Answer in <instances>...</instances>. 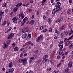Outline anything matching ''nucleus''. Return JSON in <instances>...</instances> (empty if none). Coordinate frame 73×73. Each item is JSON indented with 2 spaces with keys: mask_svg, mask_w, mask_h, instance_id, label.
I'll return each instance as SVG.
<instances>
[{
  "mask_svg": "<svg viewBox=\"0 0 73 73\" xmlns=\"http://www.w3.org/2000/svg\"><path fill=\"white\" fill-rule=\"evenodd\" d=\"M38 50H36L34 51V53H35V54H38Z\"/></svg>",
  "mask_w": 73,
  "mask_h": 73,
  "instance_id": "23",
  "label": "nucleus"
},
{
  "mask_svg": "<svg viewBox=\"0 0 73 73\" xmlns=\"http://www.w3.org/2000/svg\"><path fill=\"white\" fill-rule=\"evenodd\" d=\"M35 58L34 57H31L30 58V60L29 61V62L30 64H31L32 63V60L34 59Z\"/></svg>",
  "mask_w": 73,
  "mask_h": 73,
  "instance_id": "16",
  "label": "nucleus"
},
{
  "mask_svg": "<svg viewBox=\"0 0 73 73\" xmlns=\"http://www.w3.org/2000/svg\"><path fill=\"white\" fill-rule=\"evenodd\" d=\"M69 44H70V41L69 40L67 41L66 43V46H68V45Z\"/></svg>",
  "mask_w": 73,
  "mask_h": 73,
  "instance_id": "30",
  "label": "nucleus"
},
{
  "mask_svg": "<svg viewBox=\"0 0 73 73\" xmlns=\"http://www.w3.org/2000/svg\"><path fill=\"white\" fill-rule=\"evenodd\" d=\"M6 23H7V21H4L2 23V25L3 26H4V25H5V24H6Z\"/></svg>",
  "mask_w": 73,
  "mask_h": 73,
  "instance_id": "28",
  "label": "nucleus"
},
{
  "mask_svg": "<svg viewBox=\"0 0 73 73\" xmlns=\"http://www.w3.org/2000/svg\"><path fill=\"white\" fill-rule=\"evenodd\" d=\"M47 31H48V29H46L43 31V32H44V33H45Z\"/></svg>",
  "mask_w": 73,
  "mask_h": 73,
  "instance_id": "42",
  "label": "nucleus"
},
{
  "mask_svg": "<svg viewBox=\"0 0 73 73\" xmlns=\"http://www.w3.org/2000/svg\"><path fill=\"white\" fill-rule=\"evenodd\" d=\"M23 56V53H21L20 55V57H22V56Z\"/></svg>",
  "mask_w": 73,
  "mask_h": 73,
  "instance_id": "55",
  "label": "nucleus"
},
{
  "mask_svg": "<svg viewBox=\"0 0 73 73\" xmlns=\"http://www.w3.org/2000/svg\"><path fill=\"white\" fill-rule=\"evenodd\" d=\"M35 22L34 20H32L30 21V23L31 25H33L35 24Z\"/></svg>",
  "mask_w": 73,
  "mask_h": 73,
  "instance_id": "15",
  "label": "nucleus"
},
{
  "mask_svg": "<svg viewBox=\"0 0 73 73\" xmlns=\"http://www.w3.org/2000/svg\"><path fill=\"white\" fill-rule=\"evenodd\" d=\"M46 0H43L42 1V6H43L44 5V3H45L46 2Z\"/></svg>",
  "mask_w": 73,
  "mask_h": 73,
  "instance_id": "24",
  "label": "nucleus"
},
{
  "mask_svg": "<svg viewBox=\"0 0 73 73\" xmlns=\"http://www.w3.org/2000/svg\"><path fill=\"white\" fill-rule=\"evenodd\" d=\"M61 4L60 3V2H58L56 3V5L55 6V7L56 8H59V7H60L61 6Z\"/></svg>",
  "mask_w": 73,
  "mask_h": 73,
  "instance_id": "4",
  "label": "nucleus"
},
{
  "mask_svg": "<svg viewBox=\"0 0 73 73\" xmlns=\"http://www.w3.org/2000/svg\"><path fill=\"white\" fill-rule=\"evenodd\" d=\"M59 48H60V50H62L63 48V45H62Z\"/></svg>",
  "mask_w": 73,
  "mask_h": 73,
  "instance_id": "53",
  "label": "nucleus"
},
{
  "mask_svg": "<svg viewBox=\"0 0 73 73\" xmlns=\"http://www.w3.org/2000/svg\"><path fill=\"white\" fill-rule=\"evenodd\" d=\"M31 44V41H29L28 42L27 45H30V44Z\"/></svg>",
  "mask_w": 73,
  "mask_h": 73,
  "instance_id": "43",
  "label": "nucleus"
},
{
  "mask_svg": "<svg viewBox=\"0 0 73 73\" xmlns=\"http://www.w3.org/2000/svg\"><path fill=\"white\" fill-rule=\"evenodd\" d=\"M11 24V22H9V23H8V24L7 25V27H9V24Z\"/></svg>",
  "mask_w": 73,
  "mask_h": 73,
  "instance_id": "47",
  "label": "nucleus"
},
{
  "mask_svg": "<svg viewBox=\"0 0 73 73\" xmlns=\"http://www.w3.org/2000/svg\"><path fill=\"white\" fill-rule=\"evenodd\" d=\"M69 3L70 4H71L72 3V0H69Z\"/></svg>",
  "mask_w": 73,
  "mask_h": 73,
  "instance_id": "50",
  "label": "nucleus"
},
{
  "mask_svg": "<svg viewBox=\"0 0 73 73\" xmlns=\"http://www.w3.org/2000/svg\"><path fill=\"white\" fill-rule=\"evenodd\" d=\"M24 24H25V22H23V21H22L20 23L21 26V27H23L24 25Z\"/></svg>",
  "mask_w": 73,
  "mask_h": 73,
  "instance_id": "17",
  "label": "nucleus"
},
{
  "mask_svg": "<svg viewBox=\"0 0 73 73\" xmlns=\"http://www.w3.org/2000/svg\"><path fill=\"white\" fill-rule=\"evenodd\" d=\"M14 70V69L12 68H10L8 71L9 73H13Z\"/></svg>",
  "mask_w": 73,
  "mask_h": 73,
  "instance_id": "12",
  "label": "nucleus"
},
{
  "mask_svg": "<svg viewBox=\"0 0 73 73\" xmlns=\"http://www.w3.org/2000/svg\"><path fill=\"white\" fill-rule=\"evenodd\" d=\"M60 55H60L59 54V55L57 57V58H58V59H59L60 58Z\"/></svg>",
  "mask_w": 73,
  "mask_h": 73,
  "instance_id": "54",
  "label": "nucleus"
},
{
  "mask_svg": "<svg viewBox=\"0 0 73 73\" xmlns=\"http://www.w3.org/2000/svg\"><path fill=\"white\" fill-rule=\"evenodd\" d=\"M3 15H4V11H0V18H2V17Z\"/></svg>",
  "mask_w": 73,
  "mask_h": 73,
  "instance_id": "11",
  "label": "nucleus"
},
{
  "mask_svg": "<svg viewBox=\"0 0 73 73\" xmlns=\"http://www.w3.org/2000/svg\"><path fill=\"white\" fill-rule=\"evenodd\" d=\"M15 45H16V44H15V43H14L12 44V46L13 47V48H15Z\"/></svg>",
  "mask_w": 73,
  "mask_h": 73,
  "instance_id": "31",
  "label": "nucleus"
},
{
  "mask_svg": "<svg viewBox=\"0 0 73 73\" xmlns=\"http://www.w3.org/2000/svg\"><path fill=\"white\" fill-rule=\"evenodd\" d=\"M28 20V18L27 17H25V18H24L23 20V22H24L25 23H26V22H27V21Z\"/></svg>",
  "mask_w": 73,
  "mask_h": 73,
  "instance_id": "20",
  "label": "nucleus"
},
{
  "mask_svg": "<svg viewBox=\"0 0 73 73\" xmlns=\"http://www.w3.org/2000/svg\"><path fill=\"white\" fill-rule=\"evenodd\" d=\"M47 46H48V45L46 44H45L44 46V47L45 48H46Z\"/></svg>",
  "mask_w": 73,
  "mask_h": 73,
  "instance_id": "51",
  "label": "nucleus"
},
{
  "mask_svg": "<svg viewBox=\"0 0 73 73\" xmlns=\"http://www.w3.org/2000/svg\"><path fill=\"white\" fill-rule=\"evenodd\" d=\"M29 72L30 73H33V71H32L31 70H30L29 71Z\"/></svg>",
  "mask_w": 73,
  "mask_h": 73,
  "instance_id": "64",
  "label": "nucleus"
},
{
  "mask_svg": "<svg viewBox=\"0 0 73 73\" xmlns=\"http://www.w3.org/2000/svg\"><path fill=\"white\" fill-rule=\"evenodd\" d=\"M10 42H11V40H9L8 41L7 44H10Z\"/></svg>",
  "mask_w": 73,
  "mask_h": 73,
  "instance_id": "56",
  "label": "nucleus"
},
{
  "mask_svg": "<svg viewBox=\"0 0 73 73\" xmlns=\"http://www.w3.org/2000/svg\"><path fill=\"white\" fill-rule=\"evenodd\" d=\"M56 23L58 24H60L61 23V19H58L56 21Z\"/></svg>",
  "mask_w": 73,
  "mask_h": 73,
  "instance_id": "25",
  "label": "nucleus"
},
{
  "mask_svg": "<svg viewBox=\"0 0 73 73\" xmlns=\"http://www.w3.org/2000/svg\"><path fill=\"white\" fill-rule=\"evenodd\" d=\"M33 0H31L30 1V3H31V4L33 3Z\"/></svg>",
  "mask_w": 73,
  "mask_h": 73,
  "instance_id": "57",
  "label": "nucleus"
},
{
  "mask_svg": "<svg viewBox=\"0 0 73 73\" xmlns=\"http://www.w3.org/2000/svg\"><path fill=\"white\" fill-rule=\"evenodd\" d=\"M44 38V36H43V35H41L39 36H38V38H36V42H40V41H42Z\"/></svg>",
  "mask_w": 73,
  "mask_h": 73,
  "instance_id": "1",
  "label": "nucleus"
},
{
  "mask_svg": "<svg viewBox=\"0 0 73 73\" xmlns=\"http://www.w3.org/2000/svg\"><path fill=\"white\" fill-rule=\"evenodd\" d=\"M45 61L46 62H48L49 61V60L48 59H46L45 60Z\"/></svg>",
  "mask_w": 73,
  "mask_h": 73,
  "instance_id": "41",
  "label": "nucleus"
},
{
  "mask_svg": "<svg viewBox=\"0 0 73 73\" xmlns=\"http://www.w3.org/2000/svg\"><path fill=\"white\" fill-rule=\"evenodd\" d=\"M14 36V34L13 33H11V34H10L8 37L7 38L8 40H9V39H11V38L13 37Z\"/></svg>",
  "mask_w": 73,
  "mask_h": 73,
  "instance_id": "7",
  "label": "nucleus"
},
{
  "mask_svg": "<svg viewBox=\"0 0 73 73\" xmlns=\"http://www.w3.org/2000/svg\"><path fill=\"white\" fill-rule=\"evenodd\" d=\"M52 29L51 28H50L49 29L48 32H52Z\"/></svg>",
  "mask_w": 73,
  "mask_h": 73,
  "instance_id": "36",
  "label": "nucleus"
},
{
  "mask_svg": "<svg viewBox=\"0 0 73 73\" xmlns=\"http://www.w3.org/2000/svg\"><path fill=\"white\" fill-rule=\"evenodd\" d=\"M21 20H22L21 19H20L19 20V23H21Z\"/></svg>",
  "mask_w": 73,
  "mask_h": 73,
  "instance_id": "62",
  "label": "nucleus"
},
{
  "mask_svg": "<svg viewBox=\"0 0 73 73\" xmlns=\"http://www.w3.org/2000/svg\"><path fill=\"white\" fill-rule=\"evenodd\" d=\"M24 48H22L20 49V51H23V50H24Z\"/></svg>",
  "mask_w": 73,
  "mask_h": 73,
  "instance_id": "58",
  "label": "nucleus"
},
{
  "mask_svg": "<svg viewBox=\"0 0 73 73\" xmlns=\"http://www.w3.org/2000/svg\"><path fill=\"white\" fill-rule=\"evenodd\" d=\"M60 52H61V53H60V52H59V54H60V55L62 54V53L63 52V51H62V50H60Z\"/></svg>",
  "mask_w": 73,
  "mask_h": 73,
  "instance_id": "40",
  "label": "nucleus"
},
{
  "mask_svg": "<svg viewBox=\"0 0 73 73\" xmlns=\"http://www.w3.org/2000/svg\"><path fill=\"white\" fill-rule=\"evenodd\" d=\"M31 37V34H29L27 36V38L29 39Z\"/></svg>",
  "mask_w": 73,
  "mask_h": 73,
  "instance_id": "29",
  "label": "nucleus"
},
{
  "mask_svg": "<svg viewBox=\"0 0 73 73\" xmlns=\"http://www.w3.org/2000/svg\"><path fill=\"white\" fill-rule=\"evenodd\" d=\"M7 6V3H5L3 4V7H6V6Z\"/></svg>",
  "mask_w": 73,
  "mask_h": 73,
  "instance_id": "35",
  "label": "nucleus"
},
{
  "mask_svg": "<svg viewBox=\"0 0 73 73\" xmlns=\"http://www.w3.org/2000/svg\"><path fill=\"white\" fill-rule=\"evenodd\" d=\"M13 64V63H12V62H10L9 63V65H8V67H9V68H12V66H13L12 65Z\"/></svg>",
  "mask_w": 73,
  "mask_h": 73,
  "instance_id": "13",
  "label": "nucleus"
},
{
  "mask_svg": "<svg viewBox=\"0 0 73 73\" xmlns=\"http://www.w3.org/2000/svg\"><path fill=\"white\" fill-rule=\"evenodd\" d=\"M27 36V34L25 33L22 35V38H25Z\"/></svg>",
  "mask_w": 73,
  "mask_h": 73,
  "instance_id": "9",
  "label": "nucleus"
},
{
  "mask_svg": "<svg viewBox=\"0 0 73 73\" xmlns=\"http://www.w3.org/2000/svg\"><path fill=\"white\" fill-rule=\"evenodd\" d=\"M65 73H70V72H69V70L68 68H66L65 70Z\"/></svg>",
  "mask_w": 73,
  "mask_h": 73,
  "instance_id": "19",
  "label": "nucleus"
},
{
  "mask_svg": "<svg viewBox=\"0 0 73 73\" xmlns=\"http://www.w3.org/2000/svg\"><path fill=\"white\" fill-rule=\"evenodd\" d=\"M23 53H26V50H24L23 52Z\"/></svg>",
  "mask_w": 73,
  "mask_h": 73,
  "instance_id": "63",
  "label": "nucleus"
},
{
  "mask_svg": "<svg viewBox=\"0 0 73 73\" xmlns=\"http://www.w3.org/2000/svg\"><path fill=\"white\" fill-rule=\"evenodd\" d=\"M28 54H27V53H25V54H24V57H25V56H27Z\"/></svg>",
  "mask_w": 73,
  "mask_h": 73,
  "instance_id": "59",
  "label": "nucleus"
},
{
  "mask_svg": "<svg viewBox=\"0 0 73 73\" xmlns=\"http://www.w3.org/2000/svg\"><path fill=\"white\" fill-rule=\"evenodd\" d=\"M52 47H53V45L51 44L50 45V48H52Z\"/></svg>",
  "mask_w": 73,
  "mask_h": 73,
  "instance_id": "60",
  "label": "nucleus"
},
{
  "mask_svg": "<svg viewBox=\"0 0 73 73\" xmlns=\"http://www.w3.org/2000/svg\"><path fill=\"white\" fill-rule=\"evenodd\" d=\"M16 7H17L18 8H19V4L17 5Z\"/></svg>",
  "mask_w": 73,
  "mask_h": 73,
  "instance_id": "61",
  "label": "nucleus"
},
{
  "mask_svg": "<svg viewBox=\"0 0 73 73\" xmlns=\"http://www.w3.org/2000/svg\"><path fill=\"white\" fill-rule=\"evenodd\" d=\"M73 31L71 30L70 32V33H69V36H70L72 34V33H73Z\"/></svg>",
  "mask_w": 73,
  "mask_h": 73,
  "instance_id": "32",
  "label": "nucleus"
},
{
  "mask_svg": "<svg viewBox=\"0 0 73 73\" xmlns=\"http://www.w3.org/2000/svg\"><path fill=\"white\" fill-rule=\"evenodd\" d=\"M3 47L5 49V48H7V44H5L4 45V46Z\"/></svg>",
  "mask_w": 73,
  "mask_h": 73,
  "instance_id": "34",
  "label": "nucleus"
},
{
  "mask_svg": "<svg viewBox=\"0 0 73 73\" xmlns=\"http://www.w3.org/2000/svg\"><path fill=\"white\" fill-rule=\"evenodd\" d=\"M29 31V29L27 27H25L24 28V30H22V32L23 33L27 32Z\"/></svg>",
  "mask_w": 73,
  "mask_h": 73,
  "instance_id": "3",
  "label": "nucleus"
},
{
  "mask_svg": "<svg viewBox=\"0 0 73 73\" xmlns=\"http://www.w3.org/2000/svg\"><path fill=\"white\" fill-rule=\"evenodd\" d=\"M68 66L69 68H71L72 66V61H70L68 64Z\"/></svg>",
  "mask_w": 73,
  "mask_h": 73,
  "instance_id": "10",
  "label": "nucleus"
},
{
  "mask_svg": "<svg viewBox=\"0 0 73 73\" xmlns=\"http://www.w3.org/2000/svg\"><path fill=\"white\" fill-rule=\"evenodd\" d=\"M19 17H21V19H23L24 18V16H25V15L24 14L23 12H22L21 13V14H19Z\"/></svg>",
  "mask_w": 73,
  "mask_h": 73,
  "instance_id": "5",
  "label": "nucleus"
},
{
  "mask_svg": "<svg viewBox=\"0 0 73 73\" xmlns=\"http://www.w3.org/2000/svg\"><path fill=\"white\" fill-rule=\"evenodd\" d=\"M73 46V43H72L69 46V48H71V47Z\"/></svg>",
  "mask_w": 73,
  "mask_h": 73,
  "instance_id": "44",
  "label": "nucleus"
},
{
  "mask_svg": "<svg viewBox=\"0 0 73 73\" xmlns=\"http://www.w3.org/2000/svg\"><path fill=\"white\" fill-rule=\"evenodd\" d=\"M14 50L15 52H17L19 50V48L17 46L15 47L14 49Z\"/></svg>",
  "mask_w": 73,
  "mask_h": 73,
  "instance_id": "18",
  "label": "nucleus"
},
{
  "mask_svg": "<svg viewBox=\"0 0 73 73\" xmlns=\"http://www.w3.org/2000/svg\"><path fill=\"white\" fill-rule=\"evenodd\" d=\"M61 63L59 64H58L57 66V67H58H58H59V66H60V65H61Z\"/></svg>",
  "mask_w": 73,
  "mask_h": 73,
  "instance_id": "52",
  "label": "nucleus"
},
{
  "mask_svg": "<svg viewBox=\"0 0 73 73\" xmlns=\"http://www.w3.org/2000/svg\"><path fill=\"white\" fill-rule=\"evenodd\" d=\"M73 37V35H72L70 37L68 38V40H70L71 38H72Z\"/></svg>",
  "mask_w": 73,
  "mask_h": 73,
  "instance_id": "39",
  "label": "nucleus"
},
{
  "mask_svg": "<svg viewBox=\"0 0 73 73\" xmlns=\"http://www.w3.org/2000/svg\"><path fill=\"white\" fill-rule=\"evenodd\" d=\"M56 9H58V11H60L62 9V8L59 7V8H56Z\"/></svg>",
  "mask_w": 73,
  "mask_h": 73,
  "instance_id": "37",
  "label": "nucleus"
},
{
  "mask_svg": "<svg viewBox=\"0 0 73 73\" xmlns=\"http://www.w3.org/2000/svg\"><path fill=\"white\" fill-rule=\"evenodd\" d=\"M67 13L68 15H70L71 14V9H68V10L67 11Z\"/></svg>",
  "mask_w": 73,
  "mask_h": 73,
  "instance_id": "14",
  "label": "nucleus"
},
{
  "mask_svg": "<svg viewBox=\"0 0 73 73\" xmlns=\"http://www.w3.org/2000/svg\"><path fill=\"white\" fill-rule=\"evenodd\" d=\"M55 29V33H57L58 34V31H57V29Z\"/></svg>",
  "mask_w": 73,
  "mask_h": 73,
  "instance_id": "45",
  "label": "nucleus"
},
{
  "mask_svg": "<svg viewBox=\"0 0 73 73\" xmlns=\"http://www.w3.org/2000/svg\"><path fill=\"white\" fill-rule=\"evenodd\" d=\"M18 20H19V18L18 17H15L12 19V21L14 23H17Z\"/></svg>",
  "mask_w": 73,
  "mask_h": 73,
  "instance_id": "2",
  "label": "nucleus"
},
{
  "mask_svg": "<svg viewBox=\"0 0 73 73\" xmlns=\"http://www.w3.org/2000/svg\"><path fill=\"white\" fill-rule=\"evenodd\" d=\"M18 9V8L17 7H15L13 11V12H14V13L15 12H16L17 11V10Z\"/></svg>",
  "mask_w": 73,
  "mask_h": 73,
  "instance_id": "21",
  "label": "nucleus"
},
{
  "mask_svg": "<svg viewBox=\"0 0 73 73\" xmlns=\"http://www.w3.org/2000/svg\"><path fill=\"white\" fill-rule=\"evenodd\" d=\"M27 62V59L25 58L23 59L22 61L23 65H26Z\"/></svg>",
  "mask_w": 73,
  "mask_h": 73,
  "instance_id": "6",
  "label": "nucleus"
},
{
  "mask_svg": "<svg viewBox=\"0 0 73 73\" xmlns=\"http://www.w3.org/2000/svg\"><path fill=\"white\" fill-rule=\"evenodd\" d=\"M32 10L31 9H29L28 11H27V12L28 13H31V12H32Z\"/></svg>",
  "mask_w": 73,
  "mask_h": 73,
  "instance_id": "33",
  "label": "nucleus"
},
{
  "mask_svg": "<svg viewBox=\"0 0 73 73\" xmlns=\"http://www.w3.org/2000/svg\"><path fill=\"white\" fill-rule=\"evenodd\" d=\"M60 36L62 38H63V37L64 36V34L63 33H61Z\"/></svg>",
  "mask_w": 73,
  "mask_h": 73,
  "instance_id": "27",
  "label": "nucleus"
},
{
  "mask_svg": "<svg viewBox=\"0 0 73 73\" xmlns=\"http://www.w3.org/2000/svg\"><path fill=\"white\" fill-rule=\"evenodd\" d=\"M52 11H53L52 12V14H55L56 12H58V10L57 9H56V8L54 9H53Z\"/></svg>",
  "mask_w": 73,
  "mask_h": 73,
  "instance_id": "8",
  "label": "nucleus"
},
{
  "mask_svg": "<svg viewBox=\"0 0 73 73\" xmlns=\"http://www.w3.org/2000/svg\"><path fill=\"white\" fill-rule=\"evenodd\" d=\"M48 56H48V55H45L44 56L45 58H43V59H45V58H48Z\"/></svg>",
  "mask_w": 73,
  "mask_h": 73,
  "instance_id": "38",
  "label": "nucleus"
},
{
  "mask_svg": "<svg viewBox=\"0 0 73 73\" xmlns=\"http://www.w3.org/2000/svg\"><path fill=\"white\" fill-rule=\"evenodd\" d=\"M18 4H19V7H20L21 6V5H22V3H18Z\"/></svg>",
  "mask_w": 73,
  "mask_h": 73,
  "instance_id": "49",
  "label": "nucleus"
},
{
  "mask_svg": "<svg viewBox=\"0 0 73 73\" xmlns=\"http://www.w3.org/2000/svg\"><path fill=\"white\" fill-rule=\"evenodd\" d=\"M62 46V44H61L60 43H59L58 44V46H59V47H60V46Z\"/></svg>",
  "mask_w": 73,
  "mask_h": 73,
  "instance_id": "46",
  "label": "nucleus"
},
{
  "mask_svg": "<svg viewBox=\"0 0 73 73\" xmlns=\"http://www.w3.org/2000/svg\"><path fill=\"white\" fill-rule=\"evenodd\" d=\"M23 59H20L19 61V62H20V63H23Z\"/></svg>",
  "mask_w": 73,
  "mask_h": 73,
  "instance_id": "26",
  "label": "nucleus"
},
{
  "mask_svg": "<svg viewBox=\"0 0 73 73\" xmlns=\"http://www.w3.org/2000/svg\"><path fill=\"white\" fill-rule=\"evenodd\" d=\"M65 28V27L64 26H63L60 27V29H64Z\"/></svg>",
  "mask_w": 73,
  "mask_h": 73,
  "instance_id": "48",
  "label": "nucleus"
},
{
  "mask_svg": "<svg viewBox=\"0 0 73 73\" xmlns=\"http://www.w3.org/2000/svg\"><path fill=\"white\" fill-rule=\"evenodd\" d=\"M47 21L48 22L49 24H50L51 23V18H48L47 20Z\"/></svg>",
  "mask_w": 73,
  "mask_h": 73,
  "instance_id": "22",
  "label": "nucleus"
}]
</instances>
